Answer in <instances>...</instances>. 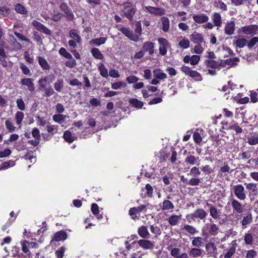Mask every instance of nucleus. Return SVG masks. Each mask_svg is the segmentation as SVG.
I'll return each instance as SVG.
<instances>
[{
  "label": "nucleus",
  "mask_w": 258,
  "mask_h": 258,
  "mask_svg": "<svg viewBox=\"0 0 258 258\" xmlns=\"http://www.w3.org/2000/svg\"><path fill=\"white\" fill-rule=\"evenodd\" d=\"M37 58L39 64L43 69V70H49L50 69V66L48 64L47 60L41 56H38Z\"/></svg>",
  "instance_id": "40"
},
{
  "label": "nucleus",
  "mask_w": 258,
  "mask_h": 258,
  "mask_svg": "<svg viewBox=\"0 0 258 258\" xmlns=\"http://www.w3.org/2000/svg\"><path fill=\"white\" fill-rule=\"evenodd\" d=\"M154 77L160 80H164L167 78V75L163 71L159 69L153 71Z\"/></svg>",
  "instance_id": "30"
},
{
  "label": "nucleus",
  "mask_w": 258,
  "mask_h": 258,
  "mask_svg": "<svg viewBox=\"0 0 258 258\" xmlns=\"http://www.w3.org/2000/svg\"><path fill=\"white\" fill-rule=\"evenodd\" d=\"M196 81H201L202 80V77L201 74L196 71L192 70L190 76Z\"/></svg>",
  "instance_id": "61"
},
{
  "label": "nucleus",
  "mask_w": 258,
  "mask_h": 258,
  "mask_svg": "<svg viewBox=\"0 0 258 258\" xmlns=\"http://www.w3.org/2000/svg\"><path fill=\"white\" fill-rule=\"evenodd\" d=\"M48 81V77H41L38 81V90L40 92L43 91L47 88L46 83Z\"/></svg>",
  "instance_id": "29"
},
{
  "label": "nucleus",
  "mask_w": 258,
  "mask_h": 258,
  "mask_svg": "<svg viewBox=\"0 0 258 258\" xmlns=\"http://www.w3.org/2000/svg\"><path fill=\"white\" fill-rule=\"evenodd\" d=\"M5 126L7 131L10 133L15 132L18 129L10 118L7 119L5 121Z\"/></svg>",
  "instance_id": "34"
},
{
  "label": "nucleus",
  "mask_w": 258,
  "mask_h": 258,
  "mask_svg": "<svg viewBox=\"0 0 258 258\" xmlns=\"http://www.w3.org/2000/svg\"><path fill=\"white\" fill-rule=\"evenodd\" d=\"M119 30L130 40L134 42L139 41V36L137 35H135L129 28L121 27Z\"/></svg>",
  "instance_id": "11"
},
{
  "label": "nucleus",
  "mask_w": 258,
  "mask_h": 258,
  "mask_svg": "<svg viewBox=\"0 0 258 258\" xmlns=\"http://www.w3.org/2000/svg\"><path fill=\"white\" fill-rule=\"evenodd\" d=\"M58 52L61 55L67 59H70L73 58L72 54L70 52H68L64 47H61L59 49Z\"/></svg>",
  "instance_id": "54"
},
{
  "label": "nucleus",
  "mask_w": 258,
  "mask_h": 258,
  "mask_svg": "<svg viewBox=\"0 0 258 258\" xmlns=\"http://www.w3.org/2000/svg\"><path fill=\"white\" fill-rule=\"evenodd\" d=\"M233 190L235 196L238 199L241 201H244L246 199V191L242 184H239L234 185Z\"/></svg>",
  "instance_id": "5"
},
{
  "label": "nucleus",
  "mask_w": 258,
  "mask_h": 258,
  "mask_svg": "<svg viewBox=\"0 0 258 258\" xmlns=\"http://www.w3.org/2000/svg\"><path fill=\"white\" fill-rule=\"evenodd\" d=\"M91 53L94 58L98 59H103L104 58L103 55L100 50L97 48H93L91 49Z\"/></svg>",
  "instance_id": "42"
},
{
  "label": "nucleus",
  "mask_w": 258,
  "mask_h": 258,
  "mask_svg": "<svg viewBox=\"0 0 258 258\" xmlns=\"http://www.w3.org/2000/svg\"><path fill=\"white\" fill-rule=\"evenodd\" d=\"M98 70L100 72V75L105 78L108 77V70L103 63H100L98 66Z\"/></svg>",
  "instance_id": "49"
},
{
  "label": "nucleus",
  "mask_w": 258,
  "mask_h": 258,
  "mask_svg": "<svg viewBox=\"0 0 258 258\" xmlns=\"http://www.w3.org/2000/svg\"><path fill=\"white\" fill-rule=\"evenodd\" d=\"M246 189L248 191L249 196L251 200L258 197L257 184L253 182L245 183Z\"/></svg>",
  "instance_id": "6"
},
{
  "label": "nucleus",
  "mask_w": 258,
  "mask_h": 258,
  "mask_svg": "<svg viewBox=\"0 0 258 258\" xmlns=\"http://www.w3.org/2000/svg\"><path fill=\"white\" fill-rule=\"evenodd\" d=\"M204 239L202 237L192 238L191 244L195 247L200 248L204 246Z\"/></svg>",
  "instance_id": "31"
},
{
  "label": "nucleus",
  "mask_w": 258,
  "mask_h": 258,
  "mask_svg": "<svg viewBox=\"0 0 258 258\" xmlns=\"http://www.w3.org/2000/svg\"><path fill=\"white\" fill-rule=\"evenodd\" d=\"M190 40L195 44H201L204 42V38L202 34L195 32L190 35Z\"/></svg>",
  "instance_id": "25"
},
{
  "label": "nucleus",
  "mask_w": 258,
  "mask_h": 258,
  "mask_svg": "<svg viewBox=\"0 0 258 258\" xmlns=\"http://www.w3.org/2000/svg\"><path fill=\"white\" fill-rule=\"evenodd\" d=\"M32 24L36 29L43 32L45 34L50 35L51 33V31L48 28L36 20L33 21Z\"/></svg>",
  "instance_id": "14"
},
{
  "label": "nucleus",
  "mask_w": 258,
  "mask_h": 258,
  "mask_svg": "<svg viewBox=\"0 0 258 258\" xmlns=\"http://www.w3.org/2000/svg\"><path fill=\"white\" fill-rule=\"evenodd\" d=\"M177 41H178V46L180 48L185 49L189 47L190 42L185 37L182 36L179 37L177 38Z\"/></svg>",
  "instance_id": "27"
},
{
  "label": "nucleus",
  "mask_w": 258,
  "mask_h": 258,
  "mask_svg": "<svg viewBox=\"0 0 258 258\" xmlns=\"http://www.w3.org/2000/svg\"><path fill=\"white\" fill-rule=\"evenodd\" d=\"M207 228L204 227L202 229L203 236L208 237V234L211 236H216L219 233V227L215 224L213 221L211 219L210 223L207 224Z\"/></svg>",
  "instance_id": "1"
},
{
  "label": "nucleus",
  "mask_w": 258,
  "mask_h": 258,
  "mask_svg": "<svg viewBox=\"0 0 258 258\" xmlns=\"http://www.w3.org/2000/svg\"><path fill=\"white\" fill-rule=\"evenodd\" d=\"M63 137L65 141L69 143H72L76 139L69 131H66L63 134Z\"/></svg>",
  "instance_id": "46"
},
{
  "label": "nucleus",
  "mask_w": 258,
  "mask_h": 258,
  "mask_svg": "<svg viewBox=\"0 0 258 258\" xmlns=\"http://www.w3.org/2000/svg\"><path fill=\"white\" fill-rule=\"evenodd\" d=\"M24 117V114L22 111H17L14 116V119L16 121L17 125L18 126V128H21L22 125V122Z\"/></svg>",
  "instance_id": "28"
},
{
  "label": "nucleus",
  "mask_w": 258,
  "mask_h": 258,
  "mask_svg": "<svg viewBox=\"0 0 258 258\" xmlns=\"http://www.w3.org/2000/svg\"><path fill=\"white\" fill-rule=\"evenodd\" d=\"M146 206L145 205H140L138 207L132 208L129 210V215L134 220L137 218V214H139L141 212L145 209Z\"/></svg>",
  "instance_id": "16"
},
{
  "label": "nucleus",
  "mask_w": 258,
  "mask_h": 258,
  "mask_svg": "<svg viewBox=\"0 0 258 258\" xmlns=\"http://www.w3.org/2000/svg\"><path fill=\"white\" fill-rule=\"evenodd\" d=\"M66 118V115H62L61 114H54L53 116V120L56 122H57L59 124H61L62 123V122H64L65 119Z\"/></svg>",
  "instance_id": "52"
},
{
  "label": "nucleus",
  "mask_w": 258,
  "mask_h": 258,
  "mask_svg": "<svg viewBox=\"0 0 258 258\" xmlns=\"http://www.w3.org/2000/svg\"><path fill=\"white\" fill-rule=\"evenodd\" d=\"M208 215V213L203 209H197L194 213L187 215L186 218L190 222V220H194L195 219H200L203 220L205 219Z\"/></svg>",
  "instance_id": "4"
},
{
  "label": "nucleus",
  "mask_w": 258,
  "mask_h": 258,
  "mask_svg": "<svg viewBox=\"0 0 258 258\" xmlns=\"http://www.w3.org/2000/svg\"><path fill=\"white\" fill-rule=\"evenodd\" d=\"M15 10L18 13L21 14H27V10L22 5L20 4H16L14 6Z\"/></svg>",
  "instance_id": "44"
},
{
  "label": "nucleus",
  "mask_w": 258,
  "mask_h": 258,
  "mask_svg": "<svg viewBox=\"0 0 258 258\" xmlns=\"http://www.w3.org/2000/svg\"><path fill=\"white\" fill-rule=\"evenodd\" d=\"M233 86H234L233 84H231V82H228V84L227 85L224 86L222 88V91L223 92H225V95L227 93L229 94L230 93V90H232L233 88Z\"/></svg>",
  "instance_id": "64"
},
{
  "label": "nucleus",
  "mask_w": 258,
  "mask_h": 258,
  "mask_svg": "<svg viewBox=\"0 0 258 258\" xmlns=\"http://www.w3.org/2000/svg\"><path fill=\"white\" fill-rule=\"evenodd\" d=\"M138 243L140 246L146 249H151L154 246L153 242L146 239L139 240Z\"/></svg>",
  "instance_id": "23"
},
{
  "label": "nucleus",
  "mask_w": 258,
  "mask_h": 258,
  "mask_svg": "<svg viewBox=\"0 0 258 258\" xmlns=\"http://www.w3.org/2000/svg\"><path fill=\"white\" fill-rule=\"evenodd\" d=\"M207 254L211 256L216 257L217 254V248L213 242H210L206 244L205 246Z\"/></svg>",
  "instance_id": "12"
},
{
  "label": "nucleus",
  "mask_w": 258,
  "mask_h": 258,
  "mask_svg": "<svg viewBox=\"0 0 258 258\" xmlns=\"http://www.w3.org/2000/svg\"><path fill=\"white\" fill-rule=\"evenodd\" d=\"M239 30L245 34L254 35L258 31V26L255 25H248L242 27Z\"/></svg>",
  "instance_id": "8"
},
{
  "label": "nucleus",
  "mask_w": 258,
  "mask_h": 258,
  "mask_svg": "<svg viewBox=\"0 0 258 258\" xmlns=\"http://www.w3.org/2000/svg\"><path fill=\"white\" fill-rule=\"evenodd\" d=\"M181 215H176L175 214L171 215L169 217L167 218V221L169 224L171 226H175L178 225L179 222L181 219Z\"/></svg>",
  "instance_id": "22"
},
{
  "label": "nucleus",
  "mask_w": 258,
  "mask_h": 258,
  "mask_svg": "<svg viewBox=\"0 0 258 258\" xmlns=\"http://www.w3.org/2000/svg\"><path fill=\"white\" fill-rule=\"evenodd\" d=\"M192 19L194 21L199 24H202L208 22L209 17L205 14L201 13L199 14H195L192 16Z\"/></svg>",
  "instance_id": "17"
},
{
  "label": "nucleus",
  "mask_w": 258,
  "mask_h": 258,
  "mask_svg": "<svg viewBox=\"0 0 258 258\" xmlns=\"http://www.w3.org/2000/svg\"><path fill=\"white\" fill-rule=\"evenodd\" d=\"M210 216L214 219H217L220 216V212L213 205H211L209 208Z\"/></svg>",
  "instance_id": "38"
},
{
  "label": "nucleus",
  "mask_w": 258,
  "mask_h": 258,
  "mask_svg": "<svg viewBox=\"0 0 258 258\" xmlns=\"http://www.w3.org/2000/svg\"><path fill=\"white\" fill-rule=\"evenodd\" d=\"M244 240L246 244H251L253 240L252 234L250 233H246L244 237Z\"/></svg>",
  "instance_id": "57"
},
{
  "label": "nucleus",
  "mask_w": 258,
  "mask_h": 258,
  "mask_svg": "<svg viewBox=\"0 0 258 258\" xmlns=\"http://www.w3.org/2000/svg\"><path fill=\"white\" fill-rule=\"evenodd\" d=\"M200 174L201 172L199 169L196 166H194L190 169L189 173L187 174L196 177L197 176L200 175Z\"/></svg>",
  "instance_id": "63"
},
{
  "label": "nucleus",
  "mask_w": 258,
  "mask_h": 258,
  "mask_svg": "<svg viewBox=\"0 0 258 258\" xmlns=\"http://www.w3.org/2000/svg\"><path fill=\"white\" fill-rule=\"evenodd\" d=\"M161 208L163 211H171L174 208V206L170 201L165 200L161 205Z\"/></svg>",
  "instance_id": "35"
},
{
  "label": "nucleus",
  "mask_w": 258,
  "mask_h": 258,
  "mask_svg": "<svg viewBox=\"0 0 258 258\" xmlns=\"http://www.w3.org/2000/svg\"><path fill=\"white\" fill-rule=\"evenodd\" d=\"M205 63L207 67L218 70H220V67L223 65L222 61H217L212 59H207Z\"/></svg>",
  "instance_id": "19"
},
{
  "label": "nucleus",
  "mask_w": 258,
  "mask_h": 258,
  "mask_svg": "<svg viewBox=\"0 0 258 258\" xmlns=\"http://www.w3.org/2000/svg\"><path fill=\"white\" fill-rule=\"evenodd\" d=\"M204 250L197 247L191 248L189 251V256L191 258H197L202 255Z\"/></svg>",
  "instance_id": "24"
},
{
  "label": "nucleus",
  "mask_w": 258,
  "mask_h": 258,
  "mask_svg": "<svg viewBox=\"0 0 258 258\" xmlns=\"http://www.w3.org/2000/svg\"><path fill=\"white\" fill-rule=\"evenodd\" d=\"M252 215L249 213L246 216L243 217L241 222L242 225L245 227L252 222Z\"/></svg>",
  "instance_id": "53"
},
{
  "label": "nucleus",
  "mask_w": 258,
  "mask_h": 258,
  "mask_svg": "<svg viewBox=\"0 0 258 258\" xmlns=\"http://www.w3.org/2000/svg\"><path fill=\"white\" fill-rule=\"evenodd\" d=\"M15 165V161L13 160H10L8 161L5 162L2 164V166L0 168V170L8 169L10 167L14 166Z\"/></svg>",
  "instance_id": "58"
},
{
  "label": "nucleus",
  "mask_w": 258,
  "mask_h": 258,
  "mask_svg": "<svg viewBox=\"0 0 258 258\" xmlns=\"http://www.w3.org/2000/svg\"><path fill=\"white\" fill-rule=\"evenodd\" d=\"M237 243L235 240L232 241L230 244V247L227 252L224 254V258H231L235 253L237 247Z\"/></svg>",
  "instance_id": "18"
},
{
  "label": "nucleus",
  "mask_w": 258,
  "mask_h": 258,
  "mask_svg": "<svg viewBox=\"0 0 258 258\" xmlns=\"http://www.w3.org/2000/svg\"><path fill=\"white\" fill-rule=\"evenodd\" d=\"M51 15V20L55 22L59 21L62 17V14L58 11H54Z\"/></svg>",
  "instance_id": "62"
},
{
  "label": "nucleus",
  "mask_w": 258,
  "mask_h": 258,
  "mask_svg": "<svg viewBox=\"0 0 258 258\" xmlns=\"http://www.w3.org/2000/svg\"><path fill=\"white\" fill-rule=\"evenodd\" d=\"M128 102L133 107L138 109L141 108L144 104L142 101H139L136 98H131L129 100Z\"/></svg>",
  "instance_id": "41"
},
{
  "label": "nucleus",
  "mask_w": 258,
  "mask_h": 258,
  "mask_svg": "<svg viewBox=\"0 0 258 258\" xmlns=\"http://www.w3.org/2000/svg\"><path fill=\"white\" fill-rule=\"evenodd\" d=\"M33 81L34 80L30 78H23L21 79L20 84L22 86H26L30 92H33L35 90Z\"/></svg>",
  "instance_id": "10"
},
{
  "label": "nucleus",
  "mask_w": 258,
  "mask_h": 258,
  "mask_svg": "<svg viewBox=\"0 0 258 258\" xmlns=\"http://www.w3.org/2000/svg\"><path fill=\"white\" fill-rule=\"evenodd\" d=\"M146 10L150 14L157 16H162L165 14V10L163 8L147 6Z\"/></svg>",
  "instance_id": "13"
},
{
  "label": "nucleus",
  "mask_w": 258,
  "mask_h": 258,
  "mask_svg": "<svg viewBox=\"0 0 258 258\" xmlns=\"http://www.w3.org/2000/svg\"><path fill=\"white\" fill-rule=\"evenodd\" d=\"M91 211L92 213L95 215L98 219H101L103 218V216L101 215H99V207L97 204L94 203L92 204L91 206Z\"/></svg>",
  "instance_id": "43"
},
{
  "label": "nucleus",
  "mask_w": 258,
  "mask_h": 258,
  "mask_svg": "<svg viewBox=\"0 0 258 258\" xmlns=\"http://www.w3.org/2000/svg\"><path fill=\"white\" fill-rule=\"evenodd\" d=\"M182 229L185 230L188 233L192 235H194L198 233V230H197L195 227L188 224L184 225Z\"/></svg>",
  "instance_id": "45"
},
{
  "label": "nucleus",
  "mask_w": 258,
  "mask_h": 258,
  "mask_svg": "<svg viewBox=\"0 0 258 258\" xmlns=\"http://www.w3.org/2000/svg\"><path fill=\"white\" fill-rule=\"evenodd\" d=\"M69 37L72 39L68 41V44L71 48L75 49L77 46V43L81 42L82 39L78 34V31L76 29L70 30Z\"/></svg>",
  "instance_id": "2"
},
{
  "label": "nucleus",
  "mask_w": 258,
  "mask_h": 258,
  "mask_svg": "<svg viewBox=\"0 0 258 258\" xmlns=\"http://www.w3.org/2000/svg\"><path fill=\"white\" fill-rule=\"evenodd\" d=\"M231 206L233 211L238 214H241L243 211V206L237 200L232 199L231 200Z\"/></svg>",
  "instance_id": "20"
},
{
  "label": "nucleus",
  "mask_w": 258,
  "mask_h": 258,
  "mask_svg": "<svg viewBox=\"0 0 258 258\" xmlns=\"http://www.w3.org/2000/svg\"><path fill=\"white\" fill-rule=\"evenodd\" d=\"M159 44V52L161 55H165L167 52V49L170 47L168 41L164 38H159L158 39Z\"/></svg>",
  "instance_id": "7"
},
{
  "label": "nucleus",
  "mask_w": 258,
  "mask_h": 258,
  "mask_svg": "<svg viewBox=\"0 0 258 258\" xmlns=\"http://www.w3.org/2000/svg\"><path fill=\"white\" fill-rule=\"evenodd\" d=\"M19 136L16 134H11L7 140H5L4 143L5 144H9L10 143L15 142L18 140Z\"/></svg>",
  "instance_id": "60"
},
{
  "label": "nucleus",
  "mask_w": 258,
  "mask_h": 258,
  "mask_svg": "<svg viewBox=\"0 0 258 258\" xmlns=\"http://www.w3.org/2000/svg\"><path fill=\"white\" fill-rule=\"evenodd\" d=\"M162 23V30L164 32H167L170 27V22L169 19L166 17H163L161 19Z\"/></svg>",
  "instance_id": "37"
},
{
  "label": "nucleus",
  "mask_w": 258,
  "mask_h": 258,
  "mask_svg": "<svg viewBox=\"0 0 258 258\" xmlns=\"http://www.w3.org/2000/svg\"><path fill=\"white\" fill-rule=\"evenodd\" d=\"M199 159V157L189 155L185 157L184 162L186 165H194L197 164Z\"/></svg>",
  "instance_id": "33"
},
{
  "label": "nucleus",
  "mask_w": 258,
  "mask_h": 258,
  "mask_svg": "<svg viewBox=\"0 0 258 258\" xmlns=\"http://www.w3.org/2000/svg\"><path fill=\"white\" fill-rule=\"evenodd\" d=\"M142 48L144 52H148L151 55L154 53V44L152 42H144Z\"/></svg>",
  "instance_id": "21"
},
{
  "label": "nucleus",
  "mask_w": 258,
  "mask_h": 258,
  "mask_svg": "<svg viewBox=\"0 0 258 258\" xmlns=\"http://www.w3.org/2000/svg\"><path fill=\"white\" fill-rule=\"evenodd\" d=\"M247 143L250 145H255L258 144V135L255 134L247 138Z\"/></svg>",
  "instance_id": "48"
},
{
  "label": "nucleus",
  "mask_w": 258,
  "mask_h": 258,
  "mask_svg": "<svg viewBox=\"0 0 258 258\" xmlns=\"http://www.w3.org/2000/svg\"><path fill=\"white\" fill-rule=\"evenodd\" d=\"M122 13L123 15L130 20H132L136 10L133 5L130 2H125L123 4Z\"/></svg>",
  "instance_id": "3"
},
{
  "label": "nucleus",
  "mask_w": 258,
  "mask_h": 258,
  "mask_svg": "<svg viewBox=\"0 0 258 258\" xmlns=\"http://www.w3.org/2000/svg\"><path fill=\"white\" fill-rule=\"evenodd\" d=\"M212 20L215 26L218 27L221 26L222 24V17L219 13H214L212 16Z\"/></svg>",
  "instance_id": "26"
},
{
  "label": "nucleus",
  "mask_w": 258,
  "mask_h": 258,
  "mask_svg": "<svg viewBox=\"0 0 258 258\" xmlns=\"http://www.w3.org/2000/svg\"><path fill=\"white\" fill-rule=\"evenodd\" d=\"M60 10L64 13L66 16L69 19H72L74 17V15L71 9L69 7L67 4L62 3L60 5Z\"/></svg>",
  "instance_id": "15"
},
{
  "label": "nucleus",
  "mask_w": 258,
  "mask_h": 258,
  "mask_svg": "<svg viewBox=\"0 0 258 258\" xmlns=\"http://www.w3.org/2000/svg\"><path fill=\"white\" fill-rule=\"evenodd\" d=\"M106 41V38L105 37H100L98 38L93 39L90 41L89 43L90 44H94L95 46H99L100 45L103 44Z\"/></svg>",
  "instance_id": "39"
},
{
  "label": "nucleus",
  "mask_w": 258,
  "mask_h": 258,
  "mask_svg": "<svg viewBox=\"0 0 258 258\" xmlns=\"http://www.w3.org/2000/svg\"><path fill=\"white\" fill-rule=\"evenodd\" d=\"M201 182V179L197 177H192L188 180V185L190 186L199 185Z\"/></svg>",
  "instance_id": "55"
},
{
  "label": "nucleus",
  "mask_w": 258,
  "mask_h": 258,
  "mask_svg": "<svg viewBox=\"0 0 258 258\" xmlns=\"http://www.w3.org/2000/svg\"><path fill=\"white\" fill-rule=\"evenodd\" d=\"M221 61L223 63V65L222 66H225L226 65L233 66L234 64V61H239V58L237 57H234V58H230L229 59H227L225 60H221Z\"/></svg>",
  "instance_id": "59"
},
{
  "label": "nucleus",
  "mask_w": 258,
  "mask_h": 258,
  "mask_svg": "<svg viewBox=\"0 0 258 258\" xmlns=\"http://www.w3.org/2000/svg\"><path fill=\"white\" fill-rule=\"evenodd\" d=\"M20 68L22 71V73L25 76H28L29 77L32 76V73L30 70L27 67L24 63L20 62Z\"/></svg>",
  "instance_id": "47"
},
{
  "label": "nucleus",
  "mask_w": 258,
  "mask_h": 258,
  "mask_svg": "<svg viewBox=\"0 0 258 258\" xmlns=\"http://www.w3.org/2000/svg\"><path fill=\"white\" fill-rule=\"evenodd\" d=\"M21 246H22V250L24 252V253H28V254L29 255V256H30V253L29 252V248H30L29 247V241H27V240H23V241H21Z\"/></svg>",
  "instance_id": "50"
},
{
  "label": "nucleus",
  "mask_w": 258,
  "mask_h": 258,
  "mask_svg": "<svg viewBox=\"0 0 258 258\" xmlns=\"http://www.w3.org/2000/svg\"><path fill=\"white\" fill-rule=\"evenodd\" d=\"M235 29V22L234 20L227 21L225 23L224 29L225 34L232 35L234 34Z\"/></svg>",
  "instance_id": "9"
},
{
  "label": "nucleus",
  "mask_w": 258,
  "mask_h": 258,
  "mask_svg": "<svg viewBox=\"0 0 258 258\" xmlns=\"http://www.w3.org/2000/svg\"><path fill=\"white\" fill-rule=\"evenodd\" d=\"M47 132L52 135L57 132L58 126L56 125L49 124L46 126Z\"/></svg>",
  "instance_id": "56"
},
{
  "label": "nucleus",
  "mask_w": 258,
  "mask_h": 258,
  "mask_svg": "<svg viewBox=\"0 0 258 258\" xmlns=\"http://www.w3.org/2000/svg\"><path fill=\"white\" fill-rule=\"evenodd\" d=\"M55 90L60 92L63 87V81L62 79L57 80L53 84Z\"/></svg>",
  "instance_id": "51"
},
{
  "label": "nucleus",
  "mask_w": 258,
  "mask_h": 258,
  "mask_svg": "<svg viewBox=\"0 0 258 258\" xmlns=\"http://www.w3.org/2000/svg\"><path fill=\"white\" fill-rule=\"evenodd\" d=\"M138 233L142 238H148L150 237V233L148 230V228L145 226H142L139 227L138 230Z\"/></svg>",
  "instance_id": "32"
},
{
  "label": "nucleus",
  "mask_w": 258,
  "mask_h": 258,
  "mask_svg": "<svg viewBox=\"0 0 258 258\" xmlns=\"http://www.w3.org/2000/svg\"><path fill=\"white\" fill-rule=\"evenodd\" d=\"M67 238V233L63 231H60L56 232L53 238V240L56 241L64 240Z\"/></svg>",
  "instance_id": "36"
}]
</instances>
